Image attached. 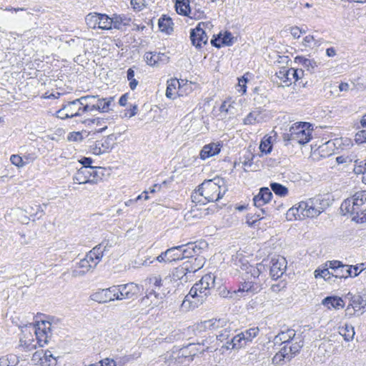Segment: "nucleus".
I'll use <instances>...</instances> for the list:
<instances>
[{
  "mask_svg": "<svg viewBox=\"0 0 366 366\" xmlns=\"http://www.w3.org/2000/svg\"><path fill=\"white\" fill-rule=\"evenodd\" d=\"M226 191L224 179L217 177L204 180L192 194L191 198L194 203L206 204L222 199Z\"/></svg>",
  "mask_w": 366,
  "mask_h": 366,
  "instance_id": "1",
  "label": "nucleus"
},
{
  "mask_svg": "<svg viewBox=\"0 0 366 366\" xmlns=\"http://www.w3.org/2000/svg\"><path fill=\"white\" fill-rule=\"evenodd\" d=\"M109 241H103L99 244L94 247L81 259L71 270L73 277H79L84 276L87 272L93 270L101 262L104 252L110 247Z\"/></svg>",
  "mask_w": 366,
  "mask_h": 366,
  "instance_id": "2",
  "label": "nucleus"
},
{
  "mask_svg": "<svg viewBox=\"0 0 366 366\" xmlns=\"http://www.w3.org/2000/svg\"><path fill=\"white\" fill-rule=\"evenodd\" d=\"M325 209L323 201L320 197H314L307 201L300 202L297 207L289 209V214H292L296 219L305 217L314 218Z\"/></svg>",
  "mask_w": 366,
  "mask_h": 366,
  "instance_id": "3",
  "label": "nucleus"
},
{
  "mask_svg": "<svg viewBox=\"0 0 366 366\" xmlns=\"http://www.w3.org/2000/svg\"><path fill=\"white\" fill-rule=\"evenodd\" d=\"M259 275L260 271L257 267L249 266L243 277L244 282L240 283L237 291H233L231 293L230 297H233V295L238 294H240L239 296L242 297L245 295V293L247 295H254L259 292L262 289Z\"/></svg>",
  "mask_w": 366,
  "mask_h": 366,
  "instance_id": "4",
  "label": "nucleus"
},
{
  "mask_svg": "<svg viewBox=\"0 0 366 366\" xmlns=\"http://www.w3.org/2000/svg\"><path fill=\"white\" fill-rule=\"evenodd\" d=\"M307 122H297L290 128L288 133L283 134V141L285 145L292 143L305 144L310 142L313 129Z\"/></svg>",
  "mask_w": 366,
  "mask_h": 366,
  "instance_id": "5",
  "label": "nucleus"
},
{
  "mask_svg": "<svg viewBox=\"0 0 366 366\" xmlns=\"http://www.w3.org/2000/svg\"><path fill=\"white\" fill-rule=\"evenodd\" d=\"M215 277L212 274L204 275L202 279L190 289L189 294L185 297L189 300V297L194 299L193 302L202 305L210 295V290L214 287Z\"/></svg>",
  "mask_w": 366,
  "mask_h": 366,
  "instance_id": "6",
  "label": "nucleus"
},
{
  "mask_svg": "<svg viewBox=\"0 0 366 366\" xmlns=\"http://www.w3.org/2000/svg\"><path fill=\"white\" fill-rule=\"evenodd\" d=\"M85 99L83 96L73 101L67 102L56 112V117L61 119H66L79 117L83 113H86V112L84 111L83 109Z\"/></svg>",
  "mask_w": 366,
  "mask_h": 366,
  "instance_id": "7",
  "label": "nucleus"
},
{
  "mask_svg": "<svg viewBox=\"0 0 366 366\" xmlns=\"http://www.w3.org/2000/svg\"><path fill=\"white\" fill-rule=\"evenodd\" d=\"M169 277H165L164 280L159 275H154L149 278V282L152 285V291L149 292L146 297L150 299L152 302L156 305L159 300H162L169 292L167 288H165L167 280Z\"/></svg>",
  "mask_w": 366,
  "mask_h": 366,
  "instance_id": "8",
  "label": "nucleus"
},
{
  "mask_svg": "<svg viewBox=\"0 0 366 366\" xmlns=\"http://www.w3.org/2000/svg\"><path fill=\"white\" fill-rule=\"evenodd\" d=\"M366 202V191L356 192L352 197L346 199L340 206V209L350 214H359Z\"/></svg>",
  "mask_w": 366,
  "mask_h": 366,
  "instance_id": "9",
  "label": "nucleus"
},
{
  "mask_svg": "<svg viewBox=\"0 0 366 366\" xmlns=\"http://www.w3.org/2000/svg\"><path fill=\"white\" fill-rule=\"evenodd\" d=\"M85 99L84 111L92 112L98 111L99 112H108L111 109V104L114 100L113 97L99 98L98 96H84Z\"/></svg>",
  "mask_w": 366,
  "mask_h": 366,
  "instance_id": "10",
  "label": "nucleus"
},
{
  "mask_svg": "<svg viewBox=\"0 0 366 366\" xmlns=\"http://www.w3.org/2000/svg\"><path fill=\"white\" fill-rule=\"evenodd\" d=\"M212 24L210 21L199 22L197 26L191 30L190 39L192 44L197 48H202L207 44L208 36L206 34L207 29H211Z\"/></svg>",
  "mask_w": 366,
  "mask_h": 366,
  "instance_id": "11",
  "label": "nucleus"
},
{
  "mask_svg": "<svg viewBox=\"0 0 366 366\" xmlns=\"http://www.w3.org/2000/svg\"><path fill=\"white\" fill-rule=\"evenodd\" d=\"M117 300H134L137 297L139 287L133 282L125 285H114Z\"/></svg>",
  "mask_w": 366,
  "mask_h": 366,
  "instance_id": "12",
  "label": "nucleus"
},
{
  "mask_svg": "<svg viewBox=\"0 0 366 366\" xmlns=\"http://www.w3.org/2000/svg\"><path fill=\"white\" fill-rule=\"evenodd\" d=\"M51 325L49 322H42L37 326L30 325V328L34 332L36 343L39 347H43L49 342L51 334Z\"/></svg>",
  "mask_w": 366,
  "mask_h": 366,
  "instance_id": "13",
  "label": "nucleus"
},
{
  "mask_svg": "<svg viewBox=\"0 0 366 366\" xmlns=\"http://www.w3.org/2000/svg\"><path fill=\"white\" fill-rule=\"evenodd\" d=\"M87 26L91 29L108 30L109 16L104 14L90 13L85 17Z\"/></svg>",
  "mask_w": 366,
  "mask_h": 366,
  "instance_id": "14",
  "label": "nucleus"
},
{
  "mask_svg": "<svg viewBox=\"0 0 366 366\" xmlns=\"http://www.w3.org/2000/svg\"><path fill=\"white\" fill-rule=\"evenodd\" d=\"M304 71L302 69H295L293 68L287 69L285 67L281 68L277 72V76L286 85L292 84V80L297 81L303 76Z\"/></svg>",
  "mask_w": 366,
  "mask_h": 366,
  "instance_id": "15",
  "label": "nucleus"
},
{
  "mask_svg": "<svg viewBox=\"0 0 366 366\" xmlns=\"http://www.w3.org/2000/svg\"><path fill=\"white\" fill-rule=\"evenodd\" d=\"M114 285L97 291L91 295V299L99 303H106L116 300Z\"/></svg>",
  "mask_w": 366,
  "mask_h": 366,
  "instance_id": "16",
  "label": "nucleus"
},
{
  "mask_svg": "<svg viewBox=\"0 0 366 366\" xmlns=\"http://www.w3.org/2000/svg\"><path fill=\"white\" fill-rule=\"evenodd\" d=\"M366 307V294L363 295H354L351 297L350 303L347 307L346 312L349 315H355V312L360 311Z\"/></svg>",
  "mask_w": 366,
  "mask_h": 366,
  "instance_id": "17",
  "label": "nucleus"
},
{
  "mask_svg": "<svg viewBox=\"0 0 366 366\" xmlns=\"http://www.w3.org/2000/svg\"><path fill=\"white\" fill-rule=\"evenodd\" d=\"M227 322H228L224 319H211L197 323L195 326V330L199 332L204 331L206 330H221L227 325Z\"/></svg>",
  "mask_w": 366,
  "mask_h": 366,
  "instance_id": "18",
  "label": "nucleus"
},
{
  "mask_svg": "<svg viewBox=\"0 0 366 366\" xmlns=\"http://www.w3.org/2000/svg\"><path fill=\"white\" fill-rule=\"evenodd\" d=\"M34 336V332L30 328V325L26 327L25 329L22 330V336L20 337V346L29 351L36 349L37 343Z\"/></svg>",
  "mask_w": 366,
  "mask_h": 366,
  "instance_id": "19",
  "label": "nucleus"
},
{
  "mask_svg": "<svg viewBox=\"0 0 366 366\" xmlns=\"http://www.w3.org/2000/svg\"><path fill=\"white\" fill-rule=\"evenodd\" d=\"M270 274L274 279H278L285 273L287 268V261L285 257H279L272 259Z\"/></svg>",
  "mask_w": 366,
  "mask_h": 366,
  "instance_id": "20",
  "label": "nucleus"
},
{
  "mask_svg": "<svg viewBox=\"0 0 366 366\" xmlns=\"http://www.w3.org/2000/svg\"><path fill=\"white\" fill-rule=\"evenodd\" d=\"M267 116L263 113V110L260 108L250 112L243 119V124L245 125H253L266 122Z\"/></svg>",
  "mask_w": 366,
  "mask_h": 366,
  "instance_id": "21",
  "label": "nucleus"
},
{
  "mask_svg": "<svg viewBox=\"0 0 366 366\" xmlns=\"http://www.w3.org/2000/svg\"><path fill=\"white\" fill-rule=\"evenodd\" d=\"M179 247H182L180 252L181 255L182 257V259H189L191 258L195 257L197 255H199V253L201 252V247H198L194 242H188L184 244L179 245Z\"/></svg>",
  "mask_w": 366,
  "mask_h": 366,
  "instance_id": "22",
  "label": "nucleus"
},
{
  "mask_svg": "<svg viewBox=\"0 0 366 366\" xmlns=\"http://www.w3.org/2000/svg\"><path fill=\"white\" fill-rule=\"evenodd\" d=\"M144 59L147 64L150 66H157L159 64L167 63L169 57L164 53L146 52Z\"/></svg>",
  "mask_w": 366,
  "mask_h": 366,
  "instance_id": "23",
  "label": "nucleus"
},
{
  "mask_svg": "<svg viewBox=\"0 0 366 366\" xmlns=\"http://www.w3.org/2000/svg\"><path fill=\"white\" fill-rule=\"evenodd\" d=\"M90 170L92 167H81L74 176V182L80 184L95 182V179H91Z\"/></svg>",
  "mask_w": 366,
  "mask_h": 366,
  "instance_id": "24",
  "label": "nucleus"
},
{
  "mask_svg": "<svg viewBox=\"0 0 366 366\" xmlns=\"http://www.w3.org/2000/svg\"><path fill=\"white\" fill-rule=\"evenodd\" d=\"M272 197V193L267 187L260 189L259 193L253 198L254 205L261 207L268 203Z\"/></svg>",
  "mask_w": 366,
  "mask_h": 366,
  "instance_id": "25",
  "label": "nucleus"
},
{
  "mask_svg": "<svg viewBox=\"0 0 366 366\" xmlns=\"http://www.w3.org/2000/svg\"><path fill=\"white\" fill-rule=\"evenodd\" d=\"M221 144L219 143H209L203 147L200 152V158L206 159L216 154H218L221 150Z\"/></svg>",
  "mask_w": 366,
  "mask_h": 366,
  "instance_id": "26",
  "label": "nucleus"
},
{
  "mask_svg": "<svg viewBox=\"0 0 366 366\" xmlns=\"http://www.w3.org/2000/svg\"><path fill=\"white\" fill-rule=\"evenodd\" d=\"M130 19L127 18L125 16L114 14L112 17L109 16V26L108 30L115 29H122L123 26L129 25Z\"/></svg>",
  "mask_w": 366,
  "mask_h": 366,
  "instance_id": "27",
  "label": "nucleus"
},
{
  "mask_svg": "<svg viewBox=\"0 0 366 366\" xmlns=\"http://www.w3.org/2000/svg\"><path fill=\"white\" fill-rule=\"evenodd\" d=\"M205 260L202 256L197 255L184 262V264L190 274H193L200 269L204 264Z\"/></svg>",
  "mask_w": 366,
  "mask_h": 366,
  "instance_id": "28",
  "label": "nucleus"
},
{
  "mask_svg": "<svg viewBox=\"0 0 366 366\" xmlns=\"http://www.w3.org/2000/svg\"><path fill=\"white\" fill-rule=\"evenodd\" d=\"M198 350L199 348H197L195 344H189L179 350L177 357H184L188 362H191L193 360V357L197 355Z\"/></svg>",
  "mask_w": 366,
  "mask_h": 366,
  "instance_id": "29",
  "label": "nucleus"
},
{
  "mask_svg": "<svg viewBox=\"0 0 366 366\" xmlns=\"http://www.w3.org/2000/svg\"><path fill=\"white\" fill-rule=\"evenodd\" d=\"M245 345L246 344L244 340L242 338L241 333H239L236 335H234V334H232L230 340L227 341L226 344H224L222 345V347L227 350H234L241 348Z\"/></svg>",
  "mask_w": 366,
  "mask_h": 366,
  "instance_id": "30",
  "label": "nucleus"
},
{
  "mask_svg": "<svg viewBox=\"0 0 366 366\" xmlns=\"http://www.w3.org/2000/svg\"><path fill=\"white\" fill-rule=\"evenodd\" d=\"M322 304L327 309L334 308L338 310L345 305L343 300L338 297H327L322 300Z\"/></svg>",
  "mask_w": 366,
  "mask_h": 366,
  "instance_id": "31",
  "label": "nucleus"
},
{
  "mask_svg": "<svg viewBox=\"0 0 366 366\" xmlns=\"http://www.w3.org/2000/svg\"><path fill=\"white\" fill-rule=\"evenodd\" d=\"M172 277L174 280H179L182 282H187L189 277H191V274L183 263L181 266L175 268L172 272Z\"/></svg>",
  "mask_w": 366,
  "mask_h": 366,
  "instance_id": "32",
  "label": "nucleus"
},
{
  "mask_svg": "<svg viewBox=\"0 0 366 366\" xmlns=\"http://www.w3.org/2000/svg\"><path fill=\"white\" fill-rule=\"evenodd\" d=\"M339 333L347 342L352 340L355 334L354 327L347 323L342 327H339Z\"/></svg>",
  "mask_w": 366,
  "mask_h": 366,
  "instance_id": "33",
  "label": "nucleus"
},
{
  "mask_svg": "<svg viewBox=\"0 0 366 366\" xmlns=\"http://www.w3.org/2000/svg\"><path fill=\"white\" fill-rule=\"evenodd\" d=\"M271 134L269 137H264V139L262 140L260 145H259V149L262 153H264L266 154H269L272 152V139L273 138H275L276 137V132L274 131L271 133Z\"/></svg>",
  "mask_w": 366,
  "mask_h": 366,
  "instance_id": "34",
  "label": "nucleus"
},
{
  "mask_svg": "<svg viewBox=\"0 0 366 366\" xmlns=\"http://www.w3.org/2000/svg\"><path fill=\"white\" fill-rule=\"evenodd\" d=\"M345 268L343 269V276L338 277L337 278H347L348 277H357L363 269V264L349 266L345 265Z\"/></svg>",
  "mask_w": 366,
  "mask_h": 366,
  "instance_id": "35",
  "label": "nucleus"
},
{
  "mask_svg": "<svg viewBox=\"0 0 366 366\" xmlns=\"http://www.w3.org/2000/svg\"><path fill=\"white\" fill-rule=\"evenodd\" d=\"M232 334L233 332L230 327V323L227 322V325L222 328L219 332V334L216 335V341H219L220 342H224V344H226L227 341L230 340Z\"/></svg>",
  "mask_w": 366,
  "mask_h": 366,
  "instance_id": "36",
  "label": "nucleus"
},
{
  "mask_svg": "<svg viewBox=\"0 0 366 366\" xmlns=\"http://www.w3.org/2000/svg\"><path fill=\"white\" fill-rule=\"evenodd\" d=\"M159 27L161 31L170 34L173 31V22L170 17L163 16L159 19Z\"/></svg>",
  "mask_w": 366,
  "mask_h": 366,
  "instance_id": "37",
  "label": "nucleus"
},
{
  "mask_svg": "<svg viewBox=\"0 0 366 366\" xmlns=\"http://www.w3.org/2000/svg\"><path fill=\"white\" fill-rule=\"evenodd\" d=\"M175 8L179 14L189 16L190 13L189 0H176Z\"/></svg>",
  "mask_w": 366,
  "mask_h": 366,
  "instance_id": "38",
  "label": "nucleus"
},
{
  "mask_svg": "<svg viewBox=\"0 0 366 366\" xmlns=\"http://www.w3.org/2000/svg\"><path fill=\"white\" fill-rule=\"evenodd\" d=\"M214 342V337H209L207 339L204 340L202 343H198L197 345L200 346L201 345L204 347L202 349H199L198 352L202 353L204 352H212L217 350L218 347L217 344L212 345V343Z\"/></svg>",
  "mask_w": 366,
  "mask_h": 366,
  "instance_id": "39",
  "label": "nucleus"
},
{
  "mask_svg": "<svg viewBox=\"0 0 366 366\" xmlns=\"http://www.w3.org/2000/svg\"><path fill=\"white\" fill-rule=\"evenodd\" d=\"M330 269L332 271V276L335 277V278H337L338 277H342L343 269L345 268V264H342L340 261H331L330 262L329 265Z\"/></svg>",
  "mask_w": 366,
  "mask_h": 366,
  "instance_id": "40",
  "label": "nucleus"
},
{
  "mask_svg": "<svg viewBox=\"0 0 366 366\" xmlns=\"http://www.w3.org/2000/svg\"><path fill=\"white\" fill-rule=\"evenodd\" d=\"M91 148L93 154L99 155L109 151V142L107 140H105L104 142L97 141L94 145L91 146Z\"/></svg>",
  "mask_w": 366,
  "mask_h": 366,
  "instance_id": "41",
  "label": "nucleus"
},
{
  "mask_svg": "<svg viewBox=\"0 0 366 366\" xmlns=\"http://www.w3.org/2000/svg\"><path fill=\"white\" fill-rule=\"evenodd\" d=\"M360 124L364 129L359 131L355 135V140L357 144L366 143V114L362 117Z\"/></svg>",
  "mask_w": 366,
  "mask_h": 366,
  "instance_id": "42",
  "label": "nucleus"
},
{
  "mask_svg": "<svg viewBox=\"0 0 366 366\" xmlns=\"http://www.w3.org/2000/svg\"><path fill=\"white\" fill-rule=\"evenodd\" d=\"M19 362V357L14 354H9L0 357V366H16Z\"/></svg>",
  "mask_w": 366,
  "mask_h": 366,
  "instance_id": "43",
  "label": "nucleus"
},
{
  "mask_svg": "<svg viewBox=\"0 0 366 366\" xmlns=\"http://www.w3.org/2000/svg\"><path fill=\"white\" fill-rule=\"evenodd\" d=\"M259 330L257 327L249 328L244 332H240L242 338L244 340L245 344L251 342L252 340L257 336Z\"/></svg>",
  "mask_w": 366,
  "mask_h": 366,
  "instance_id": "44",
  "label": "nucleus"
},
{
  "mask_svg": "<svg viewBox=\"0 0 366 366\" xmlns=\"http://www.w3.org/2000/svg\"><path fill=\"white\" fill-rule=\"evenodd\" d=\"M25 211L28 213L31 217L34 218L40 219L44 214V209L41 208L40 205L34 204L33 206H28L26 207Z\"/></svg>",
  "mask_w": 366,
  "mask_h": 366,
  "instance_id": "45",
  "label": "nucleus"
},
{
  "mask_svg": "<svg viewBox=\"0 0 366 366\" xmlns=\"http://www.w3.org/2000/svg\"><path fill=\"white\" fill-rule=\"evenodd\" d=\"M288 344L290 346V352L294 355L297 353L303 345L301 337H296L295 336L291 338Z\"/></svg>",
  "mask_w": 366,
  "mask_h": 366,
  "instance_id": "46",
  "label": "nucleus"
},
{
  "mask_svg": "<svg viewBox=\"0 0 366 366\" xmlns=\"http://www.w3.org/2000/svg\"><path fill=\"white\" fill-rule=\"evenodd\" d=\"M181 249L182 247L176 246L167 249L169 261L170 262L182 259V257L181 255L180 252Z\"/></svg>",
  "mask_w": 366,
  "mask_h": 366,
  "instance_id": "47",
  "label": "nucleus"
},
{
  "mask_svg": "<svg viewBox=\"0 0 366 366\" xmlns=\"http://www.w3.org/2000/svg\"><path fill=\"white\" fill-rule=\"evenodd\" d=\"M41 364L42 366H55L56 364V357L53 356L51 351L46 350L44 357L41 358Z\"/></svg>",
  "mask_w": 366,
  "mask_h": 366,
  "instance_id": "48",
  "label": "nucleus"
},
{
  "mask_svg": "<svg viewBox=\"0 0 366 366\" xmlns=\"http://www.w3.org/2000/svg\"><path fill=\"white\" fill-rule=\"evenodd\" d=\"M270 187L274 193L280 197H285L288 194V189L280 183H271Z\"/></svg>",
  "mask_w": 366,
  "mask_h": 366,
  "instance_id": "49",
  "label": "nucleus"
},
{
  "mask_svg": "<svg viewBox=\"0 0 366 366\" xmlns=\"http://www.w3.org/2000/svg\"><path fill=\"white\" fill-rule=\"evenodd\" d=\"M180 83L177 79H171L168 81L167 90H166V96L169 99L174 98V90H176L177 87H179Z\"/></svg>",
  "mask_w": 366,
  "mask_h": 366,
  "instance_id": "50",
  "label": "nucleus"
},
{
  "mask_svg": "<svg viewBox=\"0 0 366 366\" xmlns=\"http://www.w3.org/2000/svg\"><path fill=\"white\" fill-rule=\"evenodd\" d=\"M302 44L305 47H314L319 46L321 43L320 41L316 39L314 36L308 35L303 39Z\"/></svg>",
  "mask_w": 366,
  "mask_h": 366,
  "instance_id": "51",
  "label": "nucleus"
},
{
  "mask_svg": "<svg viewBox=\"0 0 366 366\" xmlns=\"http://www.w3.org/2000/svg\"><path fill=\"white\" fill-rule=\"evenodd\" d=\"M315 277L316 278L322 277L325 280L327 281H330L332 278L335 277L332 276V272H330L328 268L323 269H316L315 271Z\"/></svg>",
  "mask_w": 366,
  "mask_h": 366,
  "instance_id": "52",
  "label": "nucleus"
},
{
  "mask_svg": "<svg viewBox=\"0 0 366 366\" xmlns=\"http://www.w3.org/2000/svg\"><path fill=\"white\" fill-rule=\"evenodd\" d=\"M265 213L264 209H260L259 212L254 213L255 219L253 217H250V214H247V223L249 225H253L256 222L263 218V214Z\"/></svg>",
  "mask_w": 366,
  "mask_h": 366,
  "instance_id": "53",
  "label": "nucleus"
},
{
  "mask_svg": "<svg viewBox=\"0 0 366 366\" xmlns=\"http://www.w3.org/2000/svg\"><path fill=\"white\" fill-rule=\"evenodd\" d=\"M295 61L302 64L305 67H307V69L310 67L314 69L315 66H317V64L314 60L306 59L303 56H297L295 58Z\"/></svg>",
  "mask_w": 366,
  "mask_h": 366,
  "instance_id": "54",
  "label": "nucleus"
},
{
  "mask_svg": "<svg viewBox=\"0 0 366 366\" xmlns=\"http://www.w3.org/2000/svg\"><path fill=\"white\" fill-rule=\"evenodd\" d=\"M127 79L129 81V87L132 90H134L137 85L138 81L134 79V71L129 68L127 71Z\"/></svg>",
  "mask_w": 366,
  "mask_h": 366,
  "instance_id": "55",
  "label": "nucleus"
},
{
  "mask_svg": "<svg viewBox=\"0 0 366 366\" xmlns=\"http://www.w3.org/2000/svg\"><path fill=\"white\" fill-rule=\"evenodd\" d=\"M91 173V179H95V182H91L90 184H97L99 180L102 179V177L103 175L101 168H97L92 167V170H90Z\"/></svg>",
  "mask_w": 366,
  "mask_h": 366,
  "instance_id": "56",
  "label": "nucleus"
},
{
  "mask_svg": "<svg viewBox=\"0 0 366 366\" xmlns=\"http://www.w3.org/2000/svg\"><path fill=\"white\" fill-rule=\"evenodd\" d=\"M360 163L362 164V162H360ZM353 172L356 174H362L364 175L362 177V182H364L366 181V162L364 164V166H362V164L355 165L353 168Z\"/></svg>",
  "mask_w": 366,
  "mask_h": 366,
  "instance_id": "57",
  "label": "nucleus"
},
{
  "mask_svg": "<svg viewBox=\"0 0 366 366\" xmlns=\"http://www.w3.org/2000/svg\"><path fill=\"white\" fill-rule=\"evenodd\" d=\"M352 219L357 222H366V207L360 209L359 214H352Z\"/></svg>",
  "mask_w": 366,
  "mask_h": 366,
  "instance_id": "58",
  "label": "nucleus"
},
{
  "mask_svg": "<svg viewBox=\"0 0 366 366\" xmlns=\"http://www.w3.org/2000/svg\"><path fill=\"white\" fill-rule=\"evenodd\" d=\"M221 43L222 45L225 46H231L233 44V37L230 32H225L224 34H222V40Z\"/></svg>",
  "mask_w": 366,
  "mask_h": 366,
  "instance_id": "59",
  "label": "nucleus"
},
{
  "mask_svg": "<svg viewBox=\"0 0 366 366\" xmlns=\"http://www.w3.org/2000/svg\"><path fill=\"white\" fill-rule=\"evenodd\" d=\"M10 161L14 165L18 167H22L25 164L21 157L17 154H12L10 157Z\"/></svg>",
  "mask_w": 366,
  "mask_h": 366,
  "instance_id": "60",
  "label": "nucleus"
},
{
  "mask_svg": "<svg viewBox=\"0 0 366 366\" xmlns=\"http://www.w3.org/2000/svg\"><path fill=\"white\" fill-rule=\"evenodd\" d=\"M295 336V333L294 330H289L287 333L282 332L280 335V340L283 341V343L285 345L286 343L290 342V340L292 337H294Z\"/></svg>",
  "mask_w": 366,
  "mask_h": 366,
  "instance_id": "61",
  "label": "nucleus"
},
{
  "mask_svg": "<svg viewBox=\"0 0 366 366\" xmlns=\"http://www.w3.org/2000/svg\"><path fill=\"white\" fill-rule=\"evenodd\" d=\"M131 5L134 9L140 11L146 6V0H131Z\"/></svg>",
  "mask_w": 366,
  "mask_h": 366,
  "instance_id": "62",
  "label": "nucleus"
},
{
  "mask_svg": "<svg viewBox=\"0 0 366 366\" xmlns=\"http://www.w3.org/2000/svg\"><path fill=\"white\" fill-rule=\"evenodd\" d=\"M185 217L187 219L191 217L200 218L202 217V213H198V209L197 208V205H195L189 212L186 214Z\"/></svg>",
  "mask_w": 366,
  "mask_h": 366,
  "instance_id": "63",
  "label": "nucleus"
},
{
  "mask_svg": "<svg viewBox=\"0 0 366 366\" xmlns=\"http://www.w3.org/2000/svg\"><path fill=\"white\" fill-rule=\"evenodd\" d=\"M83 139L80 132H71L67 137L69 141L79 142Z\"/></svg>",
  "mask_w": 366,
  "mask_h": 366,
  "instance_id": "64",
  "label": "nucleus"
}]
</instances>
